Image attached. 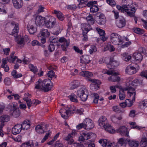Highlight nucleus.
I'll return each instance as SVG.
<instances>
[{
  "label": "nucleus",
  "instance_id": "obj_1",
  "mask_svg": "<svg viewBox=\"0 0 147 147\" xmlns=\"http://www.w3.org/2000/svg\"><path fill=\"white\" fill-rule=\"evenodd\" d=\"M35 88L44 92H47L51 90L53 87V83L51 80L45 79L42 81L40 79L36 82Z\"/></svg>",
  "mask_w": 147,
  "mask_h": 147
},
{
  "label": "nucleus",
  "instance_id": "obj_2",
  "mask_svg": "<svg viewBox=\"0 0 147 147\" xmlns=\"http://www.w3.org/2000/svg\"><path fill=\"white\" fill-rule=\"evenodd\" d=\"M98 142L104 147H117V145L119 144L121 146L124 145L126 141L123 138H122L119 139L117 143H110L108 140L103 139H100Z\"/></svg>",
  "mask_w": 147,
  "mask_h": 147
},
{
  "label": "nucleus",
  "instance_id": "obj_3",
  "mask_svg": "<svg viewBox=\"0 0 147 147\" xmlns=\"http://www.w3.org/2000/svg\"><path fill=\"white\" fill-rule=\"evenodd\" d=\"M117 8L122 12H125L127 15L129 16H134V13H135L136 9L135 7H132L130 5H124L122 7L117 5L116 6Z\"/></svg>",
  "mask_w": 147,
  "mask_h": 147
},
{
  "label": "nucleus",
  "instance_id": "obj_4",
  "mask_svg": "<svg viewBox=\"0 0 147 147\" xmlns=\"http://www.w3.org/2000/svg\"><path fill=\"white\" fill-rule=\"evenodd\" d=\"M111 42L115 45H121L123 43L128 40L127 37H123L120 36L116 33H112L110 36Z\"/></svg>",
  "mask_w": 147,
  "mask_h": 147
},
{
  "label": "nucleus",
  "instance_id": "obj_5",
  "mask_svg": "<svg viewBox=\"0 0 147 147\" xmlns=\"http://www.w3.org/2000/svg\"><path fill=\"white\" fill-rule=\"evenodd\" d=\"M104 74H107L108 75H113L108 78L109 81L113 82H119L121 81L120 77L117 76L118 74V73L115 72L114 70L108 71L107 70H104L102 71Z\"/></svg>",
  "mask_w": 147,
  "mask_h": 147
},
{
  "label": "nucleus",
  "instance_id": "obj_6",
  "mask_svg": "<svg viewBox=\"0 0 147 147\" xmlns=\"http://www.w3.org/2000/svg\"><path fill=\"white\" fill-rule=\"evenodd\" d=\"M125 89V90L128 91L127 94L130 98V99H126L125 102L127 105L130 101H135L136 93L134 88L131 86H127Z\"/></svg>",
  "mask_w": 147,
  "mask_h": 147
},
{
  "label": "nucleus",
  "instance_id": "obj_7",
  "mask_svg": "<svg viewBox=\"0 0 147 147\" xmlns=\"http://www.w3.org/2000/svg\"><path fill=\"white\" fill-rule=\"evenodd\" d=\"M77 94L82 101H86L88 95L86 87L84 86L80 88L77 91Z\"/></svg>",
  "mask_w": 147,
  "mask_h": 147
},
{
  "label": "nucleus",
  "instance_id": "obj_8",
  "mask_svg": "<svg viewBox=\"0 0 147 147\" xmlns=\"http://www.w3.org/2000/svg\"><path fill=\"white\" fill-rule=\"evenodd\" d=\"M56 21L55 18L51 16H48L46 18L45 25L47 28H51L56 24Z\"/></svg>",
  "mask_w": 147,
  "mask_h": 147
},
{
  "label": "nucleus",
  "instance_id": "obj_9",
  "mask_svg": "<svg viewBox=\"0 0 147 147\" xmlns=\"http://www.w3.org/2000/svg\"><path fill=\"white\" fill-rule=\"evenodd\" d=\"M87 81L93 83L91 84V88L93 90H96L100 88V85L101 84L100 81L99 80L94 79H88Z\"/></svg>",
  "mask_w": 147,
  "mask_h": 147
},
{
  "label": "nucleus",
  "instance_id": "obj_10",
  "mask_svg": "<svg viewBox=\"0 0 147 147\" xmlns=\"http://www.w3.org/2000/svg\"><path fill=\"white\" fill-rule=\"evenodd\" d=\"M140 67L137 64L134 66H132L131 65L128 66L125 69L126 73L131 75L136 74L139 70Z\"/></svg>",
  "mask_w": 147,
  "mask_h": 147
},
{
  "label": "nucleus",
  "instance_id": "obj_11",
  "mask_svg": "<svg viewBox=\"0 0 147 147\" xmlns=\"http://www.w3.org/2000/svg\"><path fill=\"white\" fill-rule=\"evenodd\" d=\"M116 132L122 136H125L126 137L129 136V131L127 128L124 126H120L116 130Z\"/></svg>",
  "mask_w": 147,
  "mask_h": 147
},
{
  "label": "nucleus",
  "instance_id": "obj_12",
  "mask_svg": "<svg viewBox=\"0 0 147 147\" xmlns=\"http://www.w3.org/2000/svg\"><path fill=\"white\" fill-rule=\"evenodd\" d=\"M84 129L88 130L92 129L94 126L93 121L89 119H85L84 121Z\"/></svg>",
  "mask_w": 147,
  "mask_h": 147
},
{
  "label": "nucleus",
  "instance_id": "obj_13",
  "mask_svg": "<svg viewBox=\"0 0 147 147\" xmlns=\"http://www.w3.org/2000/svg\"><path fill=\"white\" fill-rule=\"evenodd\" d=\"M59 41L60 42H63V43L61 45V47L63 51H66L67 48L69 45L70 42L69 39L67 40L64 37H61L59 39Z\"/></svg>",
  "mask_w": 147,
  "mask_h": 147
},
{
  "label": "nucleus",
  "instance_id": "obj_14",
  "mask_svg": "<svg viewBox=\"0 0 147 147\" xmlns=\"http://www.w3.org/2000/svg\"><path fill=\"white\" fill-rule=\"evenodd\" d=\"M96 16L98 18L96 22L98 24L102 25L105 24L106 18L103 14L100 12H98L96 14Z\"/></svg>",
  "mask_w": 147,
  "mask_h": 147
},
{
  "label": "nucleus",
  "instance_id": "obj_15",
  "mask_svg": "<svg viewBox=\"0 0 147 147\" xmlns=\"http://www.w3.org/2000/svg\"><path fill=\"white\" fill-rule=\"evenodd\" d=\"M92 25L88 23H83L81 25V28L83 32L85 30L86 32L88 33L89 31L93 30Z\"/></svg>",
  "mask_w": 147,
  "mask_h": 147
},
{
  "label": "nucleus",
  "instance_id": "obj_16",
  "mask_svg": "<svg viewBox=\"0 0 147 147\" xmlns=\"http://www.w3.org/2000/svg\"><path fill=\"white\" fill-rule=\"evenodd\" d=\"M46 19V18L37 16L35 18V24L37 26H40L44 24H45Z\"/></svg>",
  "mask_w": 147,
  "mask_h": 147
},
{
  "label": "nucleus",
  "instance_id": "obj_17",
  "mask_svg": "<svg viewBox=\"0 0 147 147\" xmlns=\"http://www.w3.org/2000/svg\"><path fill=\"white\" fill-rule=\"evenodd\" d=\"M13 6L17 9H19L22 7L23 5V0H12Z\"/></svg>",
  "mask_w": 147,
  "mask_h": 147
},
{
  "label": "nucleus",
  "instance_id": "obj_18",
  "mask_svg": "<svg viewBox=\"0 0 147 147\" xmlns=\"http://www.w3.org/2000/svg\"><path fill=\"white\" fill-rule=\"evenodd\" d=\"M99 125L101 127L104 128L107 124V119L106 117L104 116L101 117L98 121Z\"/></svg>",
  "mask_w": 147,
  "mask_h": 147
},
{
  "label": "nucleus",
  "instance_id": "obj_19",
  "mask_svg": "<svg viewBox=\"0 0 147 147\" xmlns=\"http://www.w3.org/2000/svg\"><path fill=\"white\" fill-rule=\"evenodd\" d=\"M111 121L113 123L120 124V121L123 119V117L121 115L117 116L116 115H113L111 117Z\"/></svg>",
  "mask_w": 147,
  "mask_h": 147
},
{
  "label": "nucleus",
  "instance_id": "obj_20",
  "mask_svg": "<svg viewBox=\"0 0 147 147\" xmlns=\"http://www.w3.org/2000/svg\"><path fill=\"white\" fill-rule=\"evenodd\" d=\"M22 129L20 124H17L14 126L12 129V132L14 135H16L20 133Z\"/></svg>",
  "mask_w": 147,
  "mask_h": 147
},
{
  "label": "nucleus",
  "instance_id": "obj_21",
  "mask_svg": "<svg viewBox=\"0 0 147 147\" xmlns=\"http://www.w3.org/2000/svg\"><path fill=\"white\" fill-rule=\"evenodd\" d=\"M48 51L47 49H45L44 50V54L46 57H48L49 55V52H51L55 50V46L53 44H51L49 45L48 47Z\"/></svg>",
  "mask_w": 147,
  "mask_h": 147
},
{
  "label": "nucleus",
  "instance_id": "obj_22",
  "mask_svg": "<svg viewBox=\"0 0 147 147\" xmlns=\"http://www.w3.org/2000/svg\"><path fill=\"white\" fill-rule=\"evenodd\" d=\"M20 125L22 129L24 130H26L29 129L30 126V121L28 120H25Z\"/></svg>",
  "mask_w": 147,
  "mask_h": 147
},
{
  "label": "nucleus",
  "instance_id": "obj_23",
  "mask_svg": "<svg viewBox=\"0 0 147 147\" xmlns=\"http://www.w3.org/2000/svg\"><path fill=\"white\" fill-rule=\"evenodd\" d=\"M143 84L142 80L135 79L132 82H130L129 84L134 86H137L141 85Z\"/></svg>",
  "mask_w": 147,
  "mask_h": 147
},
{
  "label": "nucleus",
  "instance_id": "obj_24",
  "mask_svg": "<svg viewBox=\"0 0 147 147\" xmlns=\"http://www.w3.org/2000/svg\"><path fill=\"white\" fill-rule=\"evenodd\" d=\"M11 23L12 25H15L14 28L13 29L11 34L13 36L15 37H16L17 36L18 32L19 30L18 25V24H15L14 22H12Z\"/></svg>",
  "mask_w": 147,
  "mask_h": 147
},
{
  "label": "nucleus",
  "instance_id": "obj_25",
  "mask_svg": "<svg viewBox=\"0 0 147 147\" xmlns=\"http://www.w3.org/2000/svg\"><path fill=\"white\" fill-rule=\"evenodd\" d=\"M80 74L81 76L87 78V80L88 79H91L90 78L93 75L92 72L88 71H82L80 72Z\"/></svg>",
  "mask_w": 147,
  "mask_h": 147
},
{
  "label": "nucleus",
  "instance_id": "obj_26",
  "mask_svg": "<svg viewBox=\"0 0 147 147\" xmlns=\"http://www.w3.org/2000/svg\"><path fill=\"white\" fill-rule=\"evenodd\" d=\"M133 57L138 62H140L143 59V56L142 54L137 53H134Z\"/></svg>",
  "mask_w": 147,
  "mask_h": 147
},
{
  "label": "nucleus",
  "instance_id": "obj_27",
  "mask_svg": "<svg viewBox=\"0 0 147 147\" xmlns=\"http://www.w3.org/2000/svg\"><path fill=\"white\" fill-rule=\"evenodd\" d=\"M50 35V33L47 29L41 30L38 36H43L44 37H48Z\"/></svg>",
  "mask_w": 147,
  "mask_h": 147
},
{
  "label": "nucleus",
  "instance_id": "obj_28",
  "mask_svg": "<svg viewBox=\"0 0 147 147\" xmlns=\"http://www.w3.org/2000/svg\"><path fill=\"white\" fill-rule=\"evenodd\" d=\"M12 110V114L13 116L15 117H17L19 116L20 113L18 108L16 106L13 105Z\"/></svg>",
  "mask_w": 147,
  "mask_h": 147
},
{
  "label": "nucleus",
  "instance_id": "obj_29",
  "mask_svg": "<svg viewBox=\"0 0 147 147\" xmlns=\"http://www.w3.org/2000/svg\"><path fill=\"white\" fill-rule=\"evenodd\" d=\"M109 63V65H108V67H109V66L111 65L112 66L110 68L111 69H113L117 67L119 64V62L118 61L114 60L113 58H110Z\"/></svg>",
  "mask_w": 147,
  "mask_h": 147
},
{
  "label": "nucleus",
  "instance_id": "obj_30",
  "mask_svg": "<svg viewBox=\"0 0 147 147\" xmlns=\"http://www.w3.org/2000/svg\"><path fill=\"white\" fill-rule=\"evenodd\" d=\"M90 62L89 57L86 55L82 56L80 57V63L86 64Z\"/></svg>",
  "mask_w": 147,
  "mask_h": 147
},
{
  "label": "nucleus",
  "instance_id": "obj_31",
  "mask_svg": "<svg viewBox=\"0 0 147 147\" xmlns=\"http://www.w3.org/2000/svg\"><path fill=\"white\" fill-rule=\"evenodd\" d=\"M9 117L7 115H2L0 117V122H1V124H3L4 125V123L9 121Z\"/></svg>",
  "mask_w": 147,
  "mask_h": 147
},
{
  "label": "nucleus",
  "instance_id": "obj_32",
  "mask_svg": "<svg viewBox=\"0 0 147 147\" xmlns=\"http://www.w3.org/2000/svg\"><path fill=\"white\" fill-rule=\"evenodd\" d=\"M67 110H66L64 108H62L59 111L61 116L64 119H67L68 115V112Z\"/></svg>",
  "mask_w": 147,
  "mask_h": 147
},
{
  "label": "nucleus",
  "instance_id": "obj_33",
  "mask_svg": "<svg viewBox=\"0 0 147 147\" xmlns=\"http://www.w3.org/2000/svg\"><path fill=\"white\" fill-rule=\"evenodd\" d=\"M15 38V40L18 44L24 45L25 42L24 40V38L22 36H19Z\"/></svg>",
  "mask_w": 147,
  "mask_h": 147
},
{
  "label": "nucleus",
  "instance_id": "obj_34",
  "mask_svg": "<svg viewBox=\"0 0 147 147\" xmlns=\"http://www.w3.org/2000/svg\"><path fill=\"white\" fill-rule=\"evenodd\" d=\"M125 24V20L123 18L120 19L117 22V26L119 28H122L124 26Z\"/></svg>",
  "mask_w": 147,
  "mask_h": 147
},
{
  "label": "nucleus",
  "instance_id": "obj_35",
  "mask_svg": "<svg viewBox=\"0 0 147 147\" xmlns=\"http://www.w3.org/2000/svg\"><path fill=\"white\" fill-rule=\"evenodd\" d=\"M28 30L30 34L35 33L36 31V28L33 25L29 24L27 26Z\"/></svg>",
  "mask_w": 147,
  "mask_h": 147
},
{
  "label": "nucleus",
  "instance_id": "obj_36",
  "mask_svg": "<svg viewBox=\"0 0 147 147\" xmlns=\"http://www.w3.org/2000/svg\"><path fill=\"white\" fill-rule=\"evenodd\" d=\"M105 130L109 133L113 134L116 132V130L111 126L107 124L104 128Z\"/></svg>",
  "mask_w": 147,
  "mask_h": 147
},
{
  "label": "nucleus",
  "instance_id": "obj_37",
  "mask_svg": "<svg viewBox=\"0 0 147 147\" xmlns=\"http://www.w3.org/2000/svg\"><path fill=\"white\" fill-rule=\"evenodd\" d=\"M54 13L56 15L59 20L62 21L64 20V16L61 11L55 10L54 11Z\"/></svg>",
  "mask_w": 147,
  "mask_h": 147
},
{
  "label": "nucleus",
  "instance_id": "obj_38",
  "mask_svg": "<svg viewBox=\"0 0 147 147\" xmlns=\"http://www.w3.org/2000/svg\"><path fill=\"white\" fill-rule=\"evenodd\" d=\"M14 54L15 52H12L10 55V57H7V60L10 63L11 62L13 63L15 61V60L17 59V57L16 56H15L13 57Z\"/></svg>",
  "mask_w": 147,
  "mask_h": 147
},
{
  "label": "nucleus",
  "instance_id": "obj_39",
  "mask_svg": "<svg viewBox=\"0 0 147 147\" xmlns=\"http://www.w3.org/2000/svg\"><path fill=\"white\" fill-rule=\"evenodd\" d=\"M121 55L122 56L123 59L126 61H128L131 58L130 55L127 53H124L122 54Z\"/></svg>",
  "mask_w": 147,
  "mask_h": 147
},
{
  "label": "nucleus",
  "instance_id": "obj_40",
  "mask_svg": "<svg viewBox=\"0 0 147 147\" xmlns=\"http://www.w3.org/2000/svg\"><path fill=\"white\" fill-rule=\"evenodd\" d=\"M86 19L88 23H90L92 25L94 23L95 20L92 16L90 15L86 18Z\"/></svg>",
  "mask_w": 147,
  "mask_h": 147
},
{
  "label": "nucleus",
  "instance_id": "obj_41",
  "mask_svg": "<svg viewBox=\"0 0 147 147\" xmlns=\"http://www.w3.org/2000/svg\"><path fill=\"white\" fill-rule=\"evenodd\" d=\"M97 50V48L95 46L92 45L89 46V52L90 54H92L95 53Z\"/></svg>",
  "mask_w": 147,
  "mask_h": 147
},
{
  "label": "nucleus",
  "instance_id": "obj_42",
  "mask_svg": "<svg viewBox=\"0 0 147 147\" xmlns=\"http://www.w3.org/2000/svg\"><path fill=\"white\" fill-rule=\"evenodd\" d=\"M80 82L78 80H74L71 83V88L72 89L76 88L80 85Z\"/></svg>",
  "mask_w": 147,
  "mask_h": 147
},
{
  "label": "nucleus",
  "instance_id": "obj_43",
  "mask_svg": "<svg viewBox=\"0 0 147 147\" xmlns=\"http://www.w3.org/2000/svg\"><path fill=\"white\" fill-rule=\"evenodd\" d=\"M113 111L117 113H122L124 112V111L120 107L117 106H114L113 107Z\"/></svg>",
  "mask_w": 147,
  "mask_h": 147
},
{
  "label": "nucleus",
  "instance_id": "obj_44",
  "mask_svg": "<svg viewBox=\"0 0 147 147\" xmlns=\"http://www.w3.org/2000/svg\"><path fill=\"white\" fill-rule=\"evenodd\" d=\"M12 76L15 78H20L22 76V75L21 74L18 73L16 70H13L11 72Z\"/></svg>",
  "mask_w": 147,
  "mask_h": 147
},
{
  "label": "nucleus",
  "instance_id": "obj_45",
  "mask_svg": "<svg viewBox=\"0 0 147 147\" xmlns=\"http://www.w3.org/2000/svg\"><path fill=\"white\" fill-rule=\"evenodd\" d=\"M82 134L84 137L85 140H87L90 138L94 134L92 133H87L86 132H83L82 133Z\"/></svg>",
  "mask_w": 147,
  "mask_h": 147
},
{
  "label": "nucleus",
  "instance_id": "obj_46",
  "mask_svg": "<svg viewBox=\"0 0 147 147\" xmlns=\"http://www.w3.org/2000/svg\"><path fill=\"white\" fill-rule=\"evenodd\" d=\"M133 30L135 33L139 34H142L144 33V31L143 29L138 28H134Z\"/></svg>",
  "mask_w": 147,
  "mask_h": 147
},
{
  "label": "nucleus",
  "instance_id": "obj_47",
  "mask_svg": "<svg viewBox=\"0 0 147 147\" xmlns=\"http://www.w3.org/2000/svg\"><path fill=\"white\" fill-rule=\"evenodd\" d=\"M125 88L123 90H121L119 91V99L121 100H124L125 97V93L124 92V90H125Z\"/></svg>",
  "mask_w": 147,
  "mask_h": 147
},
{
  "label": "nucleus",
  "instance_id": "obj_48",
  "mask_svg": "<svg viewBox=\"0 0 147 147\" xmlns=\"http://www.w3.org/2000/svg\"><path fill=\"white\" fill-rule=\"evenodd\" d=\"M128 143L129 145L132 147H137L139 145L138 142L136 141L129 140Z\"/></svg>",
  "mask_w": 147,
  "mask_h": 147
},
{
  "label": "nucleus",
  "instance_id": "obj_49",
  "mask_svg": "<svg viewBox=\"0 0 147 147\" xmlns=\"http://www.w3.org/2000/svg\"><path fill=\"white\" fill-rule=\"evenodd\" d=\"M68 97L71 101L75 102H78V100L77 99V96L75 94H71L68 96Z\"/></svg>",
  "mask_w": 147,
  "mask_h": 147
},
{
  "label": "nucleus",
  "instance_id": "obj_50",
  "mask_svg": "<svg viewBox=\"0 0 147 147\" xmlns=\"http://www.w3.org/2000/svg\"><path fill=\"white\" fill-rule=\"evenodd\" d=\"M35 130L39 134H42L45 132L42 127L40 125H38L36 127Z\"/></svg>",
  "mask_w": 147,
  "mask_h": 147
},
{
  "label": "nucleus",
  "instance_id": "obj_51",
  "mask_svg": "<svg viewBox=\"0 0 147 147\" xmlns=\"http://www.w3.org/2000/svg\"><path fill=\"white\" fill-rule=\"evenodd\" d=\"M29 67L30 71L34 73H36L38 71V69L37 67L32 64L29 65Z\"/></svg>",
  "mask_w": 147,
  "mask_h": 147
},
{
  "label": "nucleus",
  "instance_id": "obj_52",
  "mask_svg": "<svg viewBox=\"0 0 147 147\" xmlns=\"http://www.w3.org/2000/svg\"><path fill=\"white\" fill-rule=\"evenodd\" d=\"M90 11L91 12H96L98 11L99 8L96 5H92L90 8Z\"/></svg>",
  "mask_w": 147,
  "mask_h": 147
},
{
  "label": "nucleus",
  "instance_id": "obj_53",
  "mask_svg": "<svg viewBox=\"0 0 147 147\" xmlns=\"http://www.w3.org/2000/svg\"><path fill=\"white\" fill-rule=\"evenodd\" d=\"M96 29L98 32V34H99L100 36H102L105 35V32L104 30L102 29L98 28L97 27H96Z\"/></svg>",
  "mask_w": 147,
  "mask_h": 147
},
{
  "label": "nucleus",
  "instance_id": "obj_54",
  "mask_svg": "<svg viewBox=\"0 0 147 147\" xmlns=\"http://www.w3.org/2000/svg\"><path fill=\"white\" fill-rule=\"evenodd\" d=\"M47 75L49 77L51 78L54 77H55V78L57 77L55 75V73L53 70L49 71L47 74Z\"/></svg>",
  "mask_w": 147,
  "mask_h": 147
},
{
  "label": "nucleus",
  "instance_id": "obj_55",
  "mask_svg": "<svg viewBox=\"0 0 147 147\" xmlns=\"http://www.w3.org/2000/svg\"><path fill=\"white\" fill-rule=\"evenodd\" d=\"M76 110V108L74 106H73L72 107H71L70 108H69V109L67 110V111H68V114L75 113Z\"/></svg>",
  "mask_w": 147,
  "mask_h": 147
},
{
  "label": "nucleus",
  "instance_id": "obj_56",
  "mask_svg": "<svg viewBox=\"0 0 147 147\" xmlns=\"http://www.w3.org/2000/svg\"><path fill=\"white\" fill-rule=\"evenodd\" d=\"M129 40V39H128V40L127 41H126L123 42V43H124V44L121 45V47L123 48L125 47H127L130 45L131 44V43L130 41H128Z\"/></svg>",
  "mask_w": 147,
  "mask_h": 147
},
{
  "label": "nucleus",
  "instance_id": "obj_57",
  "mask_svg": "<svg viewBox=\"0 0 147 147\" xmlns=\"http://www.w3.org/2000/svg\"><path fill=\"white\" fill-rule=\"evenodd\" d=\"M31 144L30 141H28L22 144L20 147H31Z\"/></svg>",
  "mask_w": 147,
  "mask_h": 147
},
{
  "label": "nucleus",
  "instance_id": "obj_58",
  "mask_svg": "<svg viewBox=\"0 0 147 147\" xmlns=\"http://www.w3.org/2000/svg\"><path fill=\"white\" fill-rule=\"evenodd\" d=\"M4 82L5 84L7 86L10 85L11 81L10 78H6L4 80Z\"/></svg>",
  "mask_w": 147,
  "mask_h": 147
},
{
  "label": "nucleus",
  "instance_id": "obj_59",
  "mask_svg": "<svg viewBox=\"0 0 147 147\" xmlns=\"http://www.w3.org/2000/svg\"><path fill=\"white\" fill-rule=\"evenodd\" d=\"M107 3L112 6H115L116 3L114 0H106Z\"/></svg>",
  "mask_w": 147,
  "mask_h": 147
},
{
  "label": "nucleus",
  "instance_id": "obj_60",
  "mask_svg": "<svg viewBox=\"0 0 147 147\" xmlns=\"http://www.w3.org/2000/svg\"><path fill=\"white\" fill-rule=\"evenodd\" d=\"M6 13L5 7L3 6H0V14H5Z\"/></svg>",
  "mask_w": 147,
  "mask_h": 147
},
{
  "label": "nucleus",
  "instance_id": "obj_61",
  "mask_svg": "<svg viewBox=\"0 0 147 147\" xmlns=\"http://www.w3.org/2000/svg\"><path fill=\"white\" fill-rule=\"evenodd\" d=\"M140 76L144 78L147 79V71H143L141 72L140 74Z\"/></svg>",
  "mask_w": 147,
  "mask_h": 147
},
{
  "label": "nucleus",
  "instance_id": "obj_62",
  "mask_svg": "<svg viewBox=\"0 0 147 147\" xmlns=\"http://www.w3.org/2000/svg\"><path fill=\"white\" fill-rule=\"evenodd\" d=\"M75 51L80 54H82V50H80L77 47L74 46L73 47Z\"/></svg>",
  "mask_w": 147,
  "mask_h": 147
},
{
  "label": "nucleus",
  "instance_id": "obj_63",
  "mask_svg": "<svg viewBox=\"0 0 147 147\" xmlns=\"http://www.w3.org/2000/svg\"><path fill=\"white\" fill-rule=\"evenodd\" d=\"M25 101L27 103V104L28 107V108L29 109H30V107L33 104V102L31 101L30 99Z\"/></svg>",
  "mask_w": 147,
  "mask_h": 147
},
{
  "label": "nucleus",
  "instance_id": "obj_64",
  "mask_svg": "<svg viewBox=\"0 0 147 147\" xmlns=\"http://www.w3.org/2000/svg\"><path fill=\"white\" fill-rule=\"evenodd\" d=\"M84 109H83L80 108L77 109L76 108V110L75 113L79 114L80 115H81L83 113Z\"/></svg>",
  "mask_w": 147,
  "mask_h": 147
}]
</instances>
